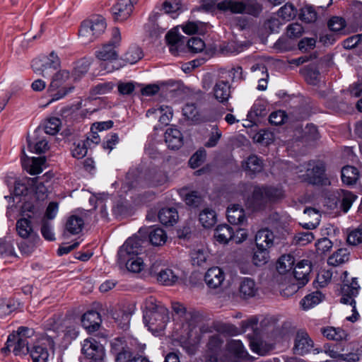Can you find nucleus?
Returning <instances> with one entry per match:
<instances>
[{
  "instance_id": "6ab92c4d",
  "label": "nucleus",
  "mask_w": 362,
  "mask_h": 362,
  "mask_svg": "<svg viewBox=\"0 0 362 362\" xmlns=\"http://www.w3.org/2000/svg\"><path fill=\"white\" fill-rule=\"evenodd\" d=\"M150 273L152 275H156L157 281L161 284L165 286L174 285L178 281V276L174 273V272L168 268L161 269L157 272L155 269V265L153 264L150 268Z\"/></svg>"
},
{
  "instance_id": "aec40b11",
  "label": "nucleus",
  "mask_w": 362,
  "mask_h": 362,
  "mask_svg": "<svg viewBox=\"0 0 362 362\" xmlns=\"http://www.w3.org/2000/svg\"><path fill=\"white\" fill-rule=\"evenodd\" d=\"M101 318L100 314L94 310H90L84 313L81 318L83 327L88 332L96 331L100 325Z\"/></svg>"
},
{
  "instance_id": "c85d7f7f",
  "label": "nucleus",
  "mask_w": 362,
  "mask_h": 362,
  "mask_svg": "<svg viewBox=\"0 0 362 362\" xmlns=\"http://www.w3.org/2000/svg\"><path fill=\"white\" fill-rule=\"evenodd\" d=\"M145 180L149 187H158L167 182V175L161 170H153L146 175Z\"/></svg>"
},
{
  "instance_id": "ddd939ff",
  "label": "nucleus",
  "mask_w": 362,
  "mask_h": 362,
  "mask_svg": "<svg viewBox=\"0 0 362 362\" xmlns=\"http://www.w3.org/2000/svg\"><path fill=\"white\" fill-rule=\"evenodd\" d=\"M223 342L219 334H214L209 338L207 344L206 362H224L221 358Z\"/></svg>"
},
{
  "instance_id": "680f3d73",
  "label": "nucleus",
  "mask_w": 362,
  "mask_h": 362,
  "mask_svg": "<svg viewBox=\"0 0 362 362\" xmlns=\"http://www.w3.org/2000/svg\"><path fill=\"white\" fill-rule=\"evenodd\" d=\"M347 243L351 245H358L362 243V226L350 231L347 235Z\"/></svg>"
},
{
  "instance_id": "4be33fe9",
  "label": "nucleus",
  "mask_w": 362,
  "mask_h": 362,
  "mask_svg": "<svg viewBox=\"0 0 362 362\" xmlns=\"http://www.w3.org/2000/svg\"><path fill=\"white\" fill-rule=\"evenodd\" d=\"M242 168L250 176L261 172L263 169V162L255 155H251L242 162Z\"/></svg>"
},
{
  "instance_id": "79ce46f5",
  "label": "nucleus",
  "mask_w": 362,
  "mask_h": 362,
  "mask_svg": "<svg viewBox=\"0 0 362 362\" xmlns=\"http://www.w3.org/2000/svg\"><path fill=\"white\" fill-rule=\"evenodd\" d=\"M265 202H267V198L265 197L264 187H255L251 200L248 202V205L250 207L256 209Z\"/></svg>"
},
{
  "instance_id": "58836bf2",
  "label": "nucleus",
  "mask_w": 362,
  "mask_h": 362,
  "mask_svg": "<svg viewBox=\"0 0 362 362\" xmlns=\"http://www.w3.org/2000/svg\"><path fill=\"white\" fill-rule=\"evenodd\" d=\"M33 362H47L49 358V353L46 347L37 345L31 350L29 349Z\"/></svg>"
},
{
  "instance_id": "20e7f679",
  "label": "nucleus",
  "mask_w": 362,
  "mask_h": 362,
  "mask_svg": "<svg viewBox=\"0 0 362 362\" xmlns=\"http://www.w3.org/2000/svg\"><path fill=\"white\" fill-rule=\"evenodd\" d=\"M305 173L299 175L302 180L314 185H327L329 181L325 175V166L319 161H309L301 166L298 173Z\"/></svg>"
},
{
  "instance_id": "338daca9",
  "label": "nucleus",
  "mask_w": 362,
  "mask_h": 362,
  "mask_svg": "<svg viewBox=\"0 0 362 362\" xmlns=\"http://www.w3.org/2000/svg\"><path fill=\"white\" fill-rule=\"evenodd\" d=\"M314 240V235L310 231L298 233L294 236V240L296 244L305 245Z\"/></svg>"
},
{
  "instance_id": "69168bd1",
  "label": "nucleus",
  "mask_w": 362,
  "mask_h": 362,
  "mask_svg": "<svg viewBox=\"0 0 362 362\" xmlns=\"http://www.w3.org/2000/svg\"><path fill=\"white\" fill-rule=\"evenodd\" d=\"M206 158V151H197L189 159V164L192 168H197L200 166Z\"/></svg>"
},
{
  "instance_id": "bf43d9fd",
  "label": "nucleus",
  "mask_w": 362,
  "mask_h": 362,
  "mask_svg": "<svg viewBox=\"0 0 362 362\" xmlns=\"http://www.w3.org/2000/svg\"><path fill=\"white\" fill-rule=\"evenodd\" d=\"M88 148V147L86 146L83 140L80 141L74 144L71 149V154L73 157L77 159H81L87 154Z\"/></svg>"
},
{
  "instance_id": "412c9836",
  "label": "nucleus",
  "mask_w": 362,
  "mask_h": 362,
  "mask_svg": "<svg viewBox=\"0 0 362 362\" xmlns=\"http://www.w3.org/2000/svg\"><path fill=\"white\" fill-rule=\"evenodd\" d=\"M165 141L168 148L171 149H178L183 144V138L180 131L175 127H169L166 129Z\"/></svg>"
},
{
  "instance_id": "c756f323",
  "label": "nucleus",
  "mask_w": 362,
  "mask_h": 362,
  "mask_svg": "<svg viewBox=\"0 0 362 362\" xmlns=\"http://www.w3.org/2000/svg\"><path fill=\"white\" fill-rule=\"evenodd\" d=\"M70 74L69 72L66 70H61L56 73L51 83L48 87V92L55 91L59 88L64 87L63 85L69 79Z\"/></svg>"
},
{
  "instance_id": "7ed1b4c3",
  "label": "nucleus",
  "mask_w": 362,
  "mask_h": 362,
  "mask_svg": "<svg viewBox=\"0 0 362 362\" xmlns=\"http://www.w3.org/2000/svg\"><path fill=\"white\" fill-rule=\"evenodd\" d=\"M105 19L101 16H93L83 21L78 30V35L85 44L93 42L106 29Z\"/></svg>"
},
{
  "instance_id": "de8ad7c7",
  "label": "nucleus",
  "mask_w": 362,
  "mask_h": 362,
  "mask_svg": "<svg viewBox=\"0 0 362 362\" xmlns=\"http://www.w3.org/2000/svg\"><path fill=\"white\" fill-rule=\"evenodd\" d=\"M121 341L117 340L112 344V346L115 351H117L116 356V362H132V352L129 349L127 346H122L121 349H117L116 346L118 345V343H120Z\"/></svg>"
},
{
  "instance_id": "f257e3e1",
  "label": "nucleus",
  "mask_w": 362,
  "mask_h": 362,
  "mask_svg": "<svg viewBox=\"0 0 362 362\" xmlns=\"http://www.w3.org/2000/svg\"><path fill=\"white\" fill-rule=\"evenodd\" d=\"M216 6L222 11H229L233 13H247L254 16H258L262 6L256 1H250L247 4L235 0H203L197 11H209Z\"/></svg>"
},
{
  "instance_id": "f704fd0d",
  "label": "nucleus",
  "mask_w": 362,
  "mask_h": 362,
  "mask_svg": "<svg viewBox=\"0 0 362 362\" xmlns=\"http://www.w3.org/2000/svg\"><path fill=\"white\" fill-rule=\"evenodd\" d=\"M40 243V238L23 239L18 244V248L21 252L25 255H31Z\"/></svg>"
},
{
  "instance_id": "f8f14e48",
  "label": "nucleus",
  "mask_w": 362,
  "mask_h": 362,
  "mask_svg": "<svg viewBox=\"0 0 362 362\" xmlns=\"http://www.w3.org/2000/svg\"><path fill=\"white\" fill-rule=\"evenodd\" d=\"M144 320L150 329L163 330L168 320V310L165 308H160L158 310L147 312L144 315Z\"/></svg>"
},
{
  "instance_id": "9b49d317",
  "label": "nucleus",
  "mask_w": 362,
  "mask_h": 362,
  "mask_svg": "<svg viewBox=\"0 0 362 362\" xmlns=\"http://www.w3.org/2000/svg\"><path fill=\"white\" fill-rule=\"evenodd\" d=\"M82 353L90 362H103L105 349L95 338L90 337L83 341Z\"/></svg>"
},
{
  "instance_id": "bb28decb",
  "label": "nucleus",
  "mask_w": 362,
  "mask_h": 362,
  "mask_svg": "<svg viewBox=\"0 0 362 362\" xmlns=\"http://www.w3.org/2000/svg\"><path fill=\"white\" fill-rule=\"evenodd\" d=\"M178 217L177 211L174 208H163L158 213V219L165 226H173Z\"/></svg>"
},
{
  "instance_id": "72a5a7b5",
  "label": "nucleus",
  "mask_w": 362,
  "mask_h": 362,
  "mask_svg": "<svg viewBox=\"0 0 362 362\" xmlns=\"http://www.w3.org/2000/svg\"><path fill=\"white\" fill-rule=\"evenodd\" d=\"M250 346L254 353L260 356L267 354L273 349L272 344L266 343L256 337L250 339Z\"/></svg>"
},
{
  "instance_id": "8fccbe9b",
  "label": "nucleus",
  "mask_w": 362,
  "mask_h": 362,
  "mask_svg": "<svg viewBox=\"0 0 362 362\" xmlns=\"http://www.w3.org/2000/svg\"><path fill=\"white\" fill-rule=\"evenodd\" d=\"M190 256L194 265L196 264L197 266H201L206 261L208 253L203 247L195 248L192 250Z\"/></svg>"
},
{
  "instance_id": "39448f33",
  "label": "nucleus",
  "mask_w": 362,
  "mask_h": 362,
  "mask_svg": "<svg viewBox=\"0 0 362 362\" xmlns=\"http://www.w3.org/2000/svg\"><path fill=\"white\" fill-rule=\"evenodd\" d=\"M25 211L30 214H23L22 217L18 218L16 223V231L17 235L22 239L33 238L40 237L37 233V221L36 219L37 212L34 207H24Z\"/></svg>"
},
{
  "instance_id": "6e6552de",
  "label": "nucleus",
  "mask_w": 362,
  "mask_h": 362,
  "mask_svg": "<svg viewBox=\"0 0 362 362\" xmlns=\"http://www.w3.org/2000/svg\"><path fill=\"white\" fill-rule=\"evenodd\" d=\"M360 290V286L356 278H352L351 281H344L341 286V303L349 304L352 306L353 315L347 317L346 320L352 322H356L359 317L356 310L354 298L357 296Z\"/></svg>"
},
{
  "instance_id": "4d7b16f0",
  "label": "nucleus",
  "mask_w": 362,
  "mask_h": 362,
  "mask_svg": "<svg viewBox=\"0 0 362 362\" xmlns=\"http://www.w3.org/2000/svg\"><path fill=\"white\" fill-rule=\"evenodd\" d=\"M185 117L193 122H199L200 121V115L197 107L194 104H187L182 109Z\"/></svg>"
},
{
  "instance_id": "6e6d98bb",
  "label": "nucleus",
  "mask_w": 362,
  "mask_h": 362,
  "mask_svg": "<svg viewBox=\"0 0 362 362\" xmlns=\"http://www.w3.org/2000/svg\"><path fill=\"white\" fill-rule=\"evenodd\" d=\"M317 16V13L312 6H305L300 9V18L305 23L315 22Z\"/></svg>"
},
{
  "instance_id": "7c9ffc66",
  "label": "nucleus",
  "mask_w": 362,
  "mask_h": 362,
  "mask_svg": "<svg viewBox=\"0 0 362 362\" xmlns=\"http://www.w3.org/2000/svg\"><path fill=\"white\" fill-rule=\"evenodd\" d=\"M321 332L327 339L334 341L346 340L348 337L347 333L344 329L333 327L322 328Z\"/></svg>"
},
{
  "instance_id": "864d4df0",
  "label": "nucleus",
  "mask_w": 362,
  "mask_h": 362,
  "mask_svg": "<svg viewBox=\"0 0 362 362\" xmlns=\"http://www.w3.org/2000/svg\"><path fill=\"white\" fill-rule=\"evenodd\" d=\"M187 205L192 207H198L204 202V198L200 192L197 191H192L187 194L185 198Z\"/></svg>"
},
{
  "instance_id": "0e129e2a",
  "label": "nucleus",
  "mask_w": 362,
  "mask_h": 362,
  "mask_svg": "<svg viewBox=\"0 0 362 362\" xmlns=\"http://www.w3.org/2000/svg\"><path fill=\"white\" fill-rule=\"evenodd\" d=\"M346 25L345 20L339 16H334L328 21L329 28L334 32H339L342 30Z\"/></svg>"
},
{
  "instance_id": "a18cd8bd",
  "label": "nucleus",
  "mask_w": 362,
  "mask_h": 362,
  "mask_svg": "<svg viewBox=\"0 0 362 362\" xmlns=\"http://www.w3.org/2000/svg\"><path fill=\"white\" fill-rule=\"evenodd\" d=\"M304 214L311 216L313 219L312 221L304 223L303 224V227L306 229L315 228L319 225L320 221V214L318 213V211L313 208H306L304 210Z\"/></svg>"
},
{
  "instance_id": "1a4fd4ad",
  "label": "nucleus",
  "mask_w": 362,
  "mask_h": 362,
  "mask_svg": "<svg viewBox=\"0 0 362 362\" xmlns=\"http://www.w3.org/2000/svg\"><path fill=\"white\" fill-rule=\"evenodd\" d=\"M59 66L60 59L54 52H52L43 62L40 59H34L32 62L33 71L35 74L42 75L43 77L50 76Z\"/></svg>"
},
{
  "instance_id": "393cba45",
  "label": "nucleus",
  "mask_w": 362,
  "mask_h": 362,
  "mask_svg": "<svg viewBox=\"0 0 362 362\" xmlns=\"http://www.w3.org/2000/svg\"><path fill=\"white\" fill-rule=\"evenodd\" d=\"M227 218L231 224H241L245 221V211L239 204L230 205L227 209Z\"/></svg>"
},
{
  "instance_id": "c9c22d12",
  "label": "nucleus",
  "mask_w": 362,
  "mask_h": 362,
  "mask_svg": "<svg viewBox=\"0 0 362 362\" xmlns=\"http://www.w3.org/2000/svg\"><path fill=\"white\" fill-rule=\"evenodd\" d=\"M324 296L320 291L313 292L305 296L300 301L303 310H309L319 304L323 299Z\"/></svg>"
},
{
  "instance_id": "cd10ccee",
  "label": "nucleus",
  "mask_w": 362,
  "mask_h": 362,
  "mask_svg": "<svg viewBox=\"0 0 362 362\" xmlns=\"http://www.w3.org/2000/svg\"><path fill=\"white\" fill-rule=\"evenodd\" d=\"M233 229L228 225H219L214 231V238L222 244H226L233 238Z\"/></svg>"
},
{
  "instance_id": "a878e982",
  "label": "nucleus",
  "mask_w": 362,
  "mask_h": 362,
  "mask_svg": "<svg viewBox=\"0 0 362 362\" xmlns=\"http://www.w3.org/2000/svg\"><path fill=\"white\" fill-rule=\"evenodd\" d=\"M239 291L244 298L254 297L257 292V287L255 281L250 278H244L240 283Z\"/></svg>"
},
{
  "instance_id": "e433bc0d",
  "label": "nucleus",
  "mask_w": 362,
  "mask_h": 362,
  "mask_svg": "<svg viewBox=\"0 0 362 362\" xmlns=\"http://www.w3.org/2000/svg\"><path fill=\"white\" fill-rule=\"evenodd\" d=\"M294 257L291 255H284L276 263V269L279 274H284L290 271L294 265Z\"/></svg>"
},
{
  "instance_id": "4468645a",
  "label": "nucleus",
  "mask_w": 362,
  "mask_h": 362,
  "mask_svg": "<svg viewBox=\"0 0 362 362\" xmlns=\"http://www.w3.org/2000/svg\"><path fill=\"white\" fill-rule=\"evenodd\" d=\"M313 346L314 342L305 330L299 329L296 332L293 346V351L296 354H308Z\"/></svg>"
},
{
  "instance_id": "2eb2a0df",
  "label": "nucleus",
  "mask_w": 362,
  "mask_h": 362,
  "mask_svg": "<svg viewBox=\"0 0 362 362\" xmlns=\"http://www.w3.org/2000/svg\"><path fill=\"white\" fill-rule=\"evenodd\" d=\"M311 272V264L308 259H303L298 262L294 267V277L298 281V288L305 286L309 281Z\"/></svg>"
},
{
  "instance_id": "13d9d810",
  "label": "nucleus",
  "mask_w": 362,
  "mask_h": 362,
  "mask_svg": "<svg viewBox=\"0 0 362 362\" xmlns=\"http://www.w3.org/2000/svg\"><path fill=\"white\" fill-rule=\"evenodd\" d=\"M121 265H125L127 269L132 272H140L144 267V264L141 258L136 257L129 262L119 263Z\"/></svg>"
},
{
  "instance_id": "5701e85b",
  "label": "nucleus",
  "mask_w": 362,
  "mask_h": 362,
  "mask_svg": "<svg viewBox=\"0 0 362 362\" xmlns=\"http://www.w3.org/2000/svg\"><path fill=\"white\" fill-rule=\"evenodd\" d=\"M274 233L268 228L259 230L255 235V244L257 247L270 248L274 244Z\"/></svg>"
},
{
  "instance_id": "5fc2aeb1",
  "label": "nucleus",
  "mask_w": 362,
  "mask_h": 362,
  "mask_svg": "<svg viewBox=\"0 0 362 362\" xmlns=\"http://www.w3.org/2000/svg\"><path fill=\"white\" fill-rule=\"evenodd\" d=\"M130 314L123 310H119L113 313V317L118 325L122 328L128 327L130 321Z\"/></svg>"
},
{
  "instance_id": "2f4dec72",
  "label": "nucleus",
  "mask_w": 362,
  "mask_h": 362,
  "mask_svg": "<svg viewBox=\"0 0 362 362\" xmlns=\"http://www.w3.org/2000/svg\"><path fill=\"white\" fill-rule=\"evenodd\" d=\"M358 177V170L354 166L346 165L341 169V180L346 185L355 184Z\"/></svg>"
},
{
  "instance_id": "dca6fc26",
  "label": "nucleus",
  "mask_w": 362,
  "mask_h": 362,
  "mask_svg": "<svg viewBox=\"0 0 362 362\" xmlns=\"http://www.w3.org/2000/svg\"><path fill=\"white\" fill-rule=\"evenodd\" d=\"M212 92L218 103L226 105L231 96L230 84L226 81L218 80L216 82Z\"/></svg>"
},
{
  "instance_id": "f03ea898",
  "label": "nucleus",
  "mask_w": 362,
  "mask_h": 362,
  "mask_svg": "<svg viewBox=\"0 0 362 362\" xmlns=\"http://www.w3.org/2000/svg\"><path fill=\"white\" fill-rule=\"evenodd\" d=\"M34 331L26 327H20L16 332L11 334L7 339L6 346L2 351H12L16 356L25 355L29 352V339L33 335Z\"/></svg>"
},
{
  "instance_id": "f3484780",
  "label": "nucleus",
  "mask_w": 362,
  "mask_h": 362,
  "mask_svg": "<svg viewBox=\"0 0 362 362\" xmlns=\"http://www.w3.org/2000/svg\"><path fill=\"white\" fill-rule=\"evenodd\" d=\"M133 11L132 6L127 0H119L112 7V13L115 21L123 22L127 20Z\"/></svg>"
},
{
  "instance_id": "49530a36",
  "label": "nucleus",
  "mask_w": 362,
  "mask_h": 362,
  "mask_svg": "<svg viewBox=\"0 0 362 362\" xmlns=\"http://www.w3.org/2000/svg\"><path fill=\"white\" fill-rule=\"evenodd\" d=\"M228 352L235 357L243 358L245 356V351L242 342L240 340H231L227 344Z\"/></svg>"
},
{
  "instance_id": "9d476101",
  "label": "nucleus",
  "mask_w": 362,
  "mask_h": 362,
  "mask_svg": "<svg viewBox=\"0 0 362 362\" xmlns=\"http://www.w3.org/2000/svg\"><path fill=\"white\" fill-rule=\"evenodd\" d=\"M141 251V240L138 238H129L119 247L117 252L118 263L131 261Z\"/></svg>"
},
{
  "instance_id": "a19ab883",
  "label": "nucleus",
  "mask_w": 362,
  "mask_h": 362,
  "mask_svg": "<svg viewBox=\"0 0 362 362\" xmlns=\"http://www.w3.org/2000/svg\"><path fill=\"white\" fill-rule=\"evenodd\" d=\"M149 240L152 245L160 246L167 240V235L164 230L160 228H153L149 233Z\"/></svg>"
},
{
  "instance_id": "b1692460",
  "label": "nucleus",
  "mask_w": 362,
  "mask_h": 362,
  "mask_svg": "<svg viewBox=\"0 0 362 362\" xmlns=\"http://www.w3.org/2000/svg\"><path fill=\"white\" fill-rule=\"evenodd\" d=\"M146 115L147 117H151L153 115H158L159 122L167 125L173 117V111L168 106L160 105L148 110Z\"/></svg>"
},
{
  "instance_id": "473e14b6",
  "label": "nucleus",
  "mask_w": 362,
  "mask_h": 362,
  "mask_svg": "<svg viewBox=\"0 0 362 362\" xmlns=\"http://www.w3.org/2000/svg\"><path fill=\"white\" fill-rule=\"evenodd\" d=\"M349 252L346 248H339L334 252L327 259L329 265L337 267L342 264L349 259Z\"/></svg>"
},
{
  "instance_id": "0eeeda50",
  "label": "nucleus",
  "mask_w": 362,
  "mask_h": 362,
  "mask_svg": "<svg viewBox=\"0 0 362 362\" xmlns=\"http://www.w3.org/2000/svg\"><path fill=\"white\" fill-rule=\"evenodd\" d=\"M121 33L117 28L112 30V37L110 40L102 45L95 52V56L99 60L103 62H110L117 60L118 52L117 48L120 45Z\"/></svg>"
},
{
  "instance_id": "3c124183",
  "label": "nucleus",
  "mask_w": 362,
  "mask_h": 362,
  "mask_svg": "<svg viewBox=\"0 0 362 362\" xmlns=\"http://www.w3.org/2000/svg\"><path fill=\"white\" fill-rule=\"evenodd\" d=\"M297 14V9L291 4H286L278 11V16L283 20L289 21L294 18Z\"/></svg>"
},
{
  "instance_id": "37998d69",
  "label": "nucleus",
  "mask_w": 362,
  "mask_h": 362,
  "mask_svg": "<svg viewBox=\"0 0 362 362\" xmlns=\"http://www.w3.org/2000/svg\"><path fill=\"white\" fill-rule=\"evenodd\" d=\"M199 221L204 228H211L216 222L215 211L212 209H204L199 217Z\"/></svg>"
},
{
  "instance_id": "a211bd4d",
  "label": "nucleus",
  "mask_w": 362,
  "mask_h": 362,
  "mask_svg": "<svg viewBox=\"0 0 362 362\" xmlns=\"http://www.w3.org/2000/svg\"><path fill=\"white\" fill-rule=\"evenodd\" d=\"M225 279V274L223 270L214 267L207 270L204 276V281L206 285L213 288L219 287Z\"/></svg>"
},
{
  "instance_id": "e2e57ef3",
  "label": "nucleus",
  "mask_w": 362,
  "mask_h": 362,
  "mask_svg": "<svg viewBox=\"0 0 362 362\" xmlns=\"http://www.w3.org/2000/svg\"><path fill=\"white\" fill-rule=\"evenodd\" d=\"M115 85L112 82H103L97 84L92 88L94 95H103L110 93Z\"/></svg>"
},
{
  "instance_id": "774afa93",
  "label": "nucleus",
  "mask_w": 362,
  "mask_h": 362,
  "mask_svg": "<svg viewBox=\"0 0 362 362\" xmlns=\"http://www.w3.org/2000/svg\"><path fill=\"white\" fill-rule=\"evenodd\" d=\"M315 247L316 251L318 254L324 255L331 250L332 247V243L329 239L324 238L319 240L315 243Z\"/></svg>"
},
{
  "instance_id": "603ef678",
  "label": "nucleus",
  "mask_w": 362,
  "mask_h": 362,
  "mask_svg": "<svg viewBox=\"0 0 362 362\" xmlns=\"http://www.w3.org/2000/svg\"><path fill=\"white\" fill-rule=\"evenodd\" d=\"M340 196L341 197V209L346 213L351 208L353 202L357 199V196L344 189L341 190Z\"/></svg>"
},
{
  "instance_id": "4c0bfd02",
  "label": "nucleus",
  "mask_w": 362,
  "mask_h": 362,
  "mask_svg": "<svg viewBox=\"0 0 362 362\" xmlns=\"http://www.w3.org/2000/svg\"><path fill=\"white\" fill-rule=\"evenodd\" d=\"M206 24L201 21H189L182 26L183 32L187 35L203 34L205 32Z\"/></svg>"
},
{
  "instance_id": "052dcab7",
  "label": "nucleus",
  "mask_w": 362,
  "mask_h": 362,
  "mask_svg": "<svg viewBox=\"0 0 362 362\" xmlns=\"http://www.w3.org/2000/svg\"><path fill=\"white\" fill-rule=\"evenodd\" d=\"M61 120L57 117H52L47 120L45 125V132L49 135H54L59 131Z\"/></svg>"
},
{
  "instance_id": "423d86ee",
  "label": "nucleus",
  "mask_w": 362,
  "mask_h": 362,
  "mask_svg": "<svg viewBox=\"0 0 362 362\" xmlns=\"http://www.w3.org/2000/svg\"><path fill=\"white\" fill-rule=\"evenodd\" d=\"M325 352L330 357L348 362H355L360 360L362 356V344L352 342L342 347L341 345H328Z\"/></svg>"
},
{
  "instance_id": "ea45409f",
  "label": "nucleus",
  "mask_w": 362,
  "mask_h": 362,
  "mask_svg": "<svg viewBox=\"0 0 362 362\" xmlns=\"http://www.w3.org/2000/svg\"><path fill=\"white\" fill-rule=\"evenodd\" d=\"M84 225L83 220L77 216H71L66 223V230L73 235L78 234Z\"/></svg>"
},
{
  "instance_id": "09e8293b",
  "label": "nucleus",
  "mask_w": 362,
  "mask_h": 362,
  "mask_svg": "<svg viewBox=\"0 0 362 362\" xmlns=\"http://www.w3.org/2000/svg\"><path fill=\"white\" fill-rule=\"evenodd\" d=\"M269 257L267 248L257 247L252 256V262L256 266H262L268 262Z\"/></svg>"
},
{
  "instance_id": "c03bdc74",
  "label": "nucleus",
  "mask_w": 362,
  "mask_h": 362,
  "mask_svg": "<svg viewBox=\"0 0 362 362\" xmlns=\"http://www.w3.org/2000/svg\"><path fill=\"white\" fill-rule=\"evenodd\" d=\"M143 57L141 48L136 45L131 46L124 54V60L131 64L136 63Z\"/></svg>"
}]
</instances>
